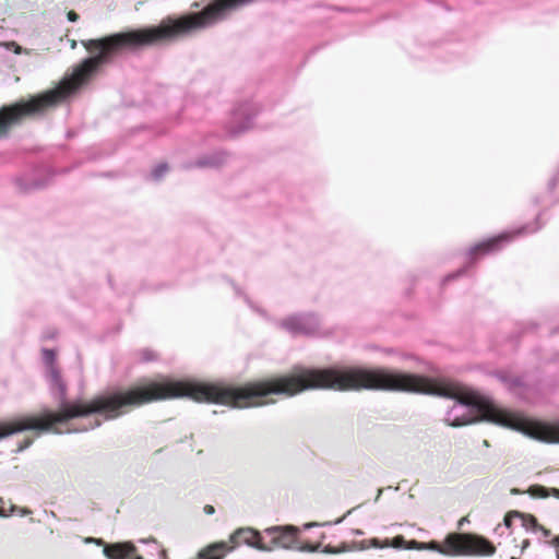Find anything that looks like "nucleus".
Instances as JSON below:
<instances>
[{
	"label": "nucleus",
	"instance_id": "a19ab883",
	"mask_svg": "<svg viewBox=\"0 0 559 559\" xmlns=\"http://www.w3.org/2000/svg\"><path fill=\"white\" fill-rule=\"evenodd\" d=\"M76 46H78V41H76V40H74V39L70 40V47H71V49H75V48H76Z\"/></svg>",
	"mask_w": 559,
	"mask_h": 559
},
{
	"label": "nucleus",
	"instance_id": "09e8293b",
	"mask_svg": "<svg viewBox=\"0 0 559 559\" xmlns=\"http://www.w3.org/2000/svg\"><path fill=\"white\" fill-rule=\"evenodd\" d=\"M29 513H31V511H28V510L23 512V514H29Z\"/></svg>",
	"mask_w": 559,
	"mask_h": 559
},
{
	"label": "nucleus",
	"instance_id": "bb28decb",
	"mask_svg": "<svg viewBox=\"0 0 559 559\" xmlns=\"http://www.w3.org/2000/svg\"><path fill=\"white\" fill-rule=\"evenodd\" d=\"M559 180V173H557L556 175H554V177L549 180L548 182V191L549 192H552L557 182Z\"/></svg>",
	"mask_w": 559,
	"mask_h": 559
},
{
	"label": "nucleus",
	"instance_id": "a211bd4d",
	"mask_svg": "<svg viewBox=\"0 0 559 559\" xmlns=\"http://www.w3.org/2000/svg\"><path fill=\"white\" fill-rule=\"evenodd\" d=\"M141 362H152L157 360L158 355L151 348H142L136 352Z\"/></svg>",
	"mask_w": 559,
	"mask_h": 559
},
{
	"label": "nucleus",
	"instance_id": "473e14b6",
	"mask_svg": "<svg viewBox=\"0 0 559 559\" xmlns=\"http://www.w3.org/2000/svg\"><path fill=\"white\" fill-rule=\"evenodd\" d=\"M537 532H542L543 536L544 537H549L551 535L550 531L545 528L544 526L540 525V528L537 530Z\"/></svg>",
	"mask_w": 559,
	"mask_h": 559
},
{
	"label": "nucleus",
	"instance_id": "ea45409f",
	"mask_svg": "<svg viewBox=\"0 0 559 559\" xmlns=\"http://www.w3.org/2000/svg\"><path fill=\"white\" fill-rule=\"evenodd\" d=\"M347 516H348V513H345L343 518L337 519V520H336V521H334L332 524H335V525L341 524V523L343 522L344 518H347Z\"/></svg>",
	"mask_w": 559,
	"mask_h": 559
},
{
	"label": "nucleus",
	"instance_id": "c03bdc74",
	"mask_svg": "<svg viewBox=\"0 0 559 559\" xmlns=\"http://www.w3.org/2000/svg\"><path fill=\"white\" fill-rule=\"evenodd\" d=\"M552 490H554V492H555V496H556L557 498H559V489H552Z\"/></svg>",
	"mask_w": 559,
	"mask_h": 559
},
{
	"label": "nucleus",
	"instance_id": "20e7f679",
	"mask_svg": "<svg viewBox=\"0 0 559 559\" xmlns=\"http://www.w3.org/2000/svg\"><path fill=\"white\" fill-rule=\"evenodd\" d=\"M540 213L536 216L535 221L531 224L522 225L518 228H514L512 230H504L500 234L489 237L487 239H484L472 247H469L465 253L468 263L466 266H463L459 271L454 273L448 274L443 281H452L456 277L464 274L467 270V267L472 264H474L480 257L489 254L491 252H496L500 250L506 243L510 242L514 237L525 235V234H533L542 229L543 224L540 223Z\"/></svg>",
	"mask_w": 559,
	"mask_h": 559
},
{
	"label": "nucleus",
	"instance_id": "c85d7f7f",
	"mask_svg": "<svg viewBox=\"0 0 559 559\" xmlns=\"http://www.w3.org/2000/svg\"><path fill=\"white\" fill-rule=\"evenodd\" d=\"M322 552H323V554H328V555H335V554L341 552V550H337L335 547H333V546H331V545H326V546H324V548L322 549Z\"/></svg>",
	"mask_w": 559,
	"mask_h": 559
},
{
	"label": "nucleus",
	"instance_id": "9d476101",
	"mask_svg": "<svg viewBox=\"0 0 559 559\" xmlns=\"http://www.w3.org/2000/svg\"><path fill=\"white\" fill-rule=\"evenodd\" d=\"M136 547L132 542H119L105 545L103 554L108 559H144L140 555H134Z\"/></svg>",
	"mask_w": 559,
	"mask_h": 559
},
{
	"label": "nucleus",
	"instance_id": "c9c22d12",
	"mask_svg": "<svg viewBox=\"0 0 559 559\" xmlns=\"http://www.w3.org/2000/svg\"><path fill=\"white\" fill-rule=\"evenodd\" d=\"M530 544H531L530 539H524L522 542L521 552H523L526 548H528Z\"/></svg>",
	"mask_w": 559,
	"mask_h": 559
},
{
	"label": "nucleus",
	"instance_id": "b1692460",
	"mask_svg": "<svg viewBox=\"0 0 559 559\" xmlns=\"http://www.w3.org/2000/svg\"><path fill=\"white\" fill-rule=\"evenodd\" d=\"M493 377L498 379L506 388L508 385V382L511 380L512 377H509L504 372H495Z\"/></svg>",
	"mask_w": 559,
	"mask_h": 559
},
{
	"label": "nucleus",
	"instance_id": "ddd939ff",
	"mask_svg": "<svg viewBox=\"0 0 559 559\" xmlns=\"http://www.w3.org/2000/svg\"><path fill=\"white\" fill-rule=\"evenodd\" d=\"M234 547H229L226 543H217L209 546L198 554L197 559H223L226 552H229Z\"/></svg>",
	"mask_w": 559,
	"mask_h": 559
},
{
	"label": "nucleus",
	"instance_id": "f8f14e48",
	"mask_svg": "<svg viewBox=\"0 0 559 559\" xmlns=\"http://www.w3.org/2000/svg\"><path fill=\"white\" fill-rule=\"evenodd\" d=\"M524 435L544 443H559V431L548 427H530Z\"/></svg>",
	"mask_w": 559,
	"mask_h": 559
},
{
	"label": "nucleus",
	"instance_id": "6e6552de",
	"mask_svg": "<svg viewBox=\"0 0 559 559\" xmlns=\"http://www.w3.org/2000/svg\"><path fill=\"white\" fill-rule=\"evenodd\" d=\"M260 112V107L254 103H243L234 108L228 132L238 135L252 128L254 119Z\"/></svg>",
	"mask_w": 559,
	"mask_h": 559
},
{
	"label": "nucleus",
	"instance_id": "9b49d317",
	"mask_svg": "<svg viewBox=\"0 0 559 559\" xmlns=\"http://www.w3.org/2000/svg\"><path fill=\"white\" fill-rule=\"evenodd\" d=\"M227 152L224 150L214 151L207 155H203L193 163L187 165L188 168H218L226 163Z\"/></svg>",
	"mask_w": 559,
	"mask_h": 559
},
{
	"label": "nucleus",
	"instance_id": "7ed1b4c3",
	"mask_svg": "<svg viewBox=\"0 0 559 559\" xmlns=\"http://www.w3.org/2000/svg\"><path fill=\"white\" fill-rule=\"evenodd\" d=\"M382 390L435 395L454 401L445 414L451 427H462L478 421L492 423L519 430L512 420L490 401L472 395L463 397L452 386L439 385L426 376L362 367L330 366L324 368L295 365L287 373L259 380V401L269 395L293 397L312 390ZM266 404L274 403L273 400Z\"/></svg>",
	"mask_w": 559,
	"mask_h": 559
},
{
	"label": "nucleus",
	"instance_id": "49530a36",
	"mask_svg": "<svg viewBox=\"0 0 559 559\" xmlns=\"http://www.w3.org/2000/svg\"><path fill=\"white\" fill-rule=\"evenodd\" d=\"M539 203V199L538 198H535L534 199V204H538Z\"/></svg>",
	"mask_w": 559,
	"mask_h": 559
},
{
	"label": "nucleus",
	"instance_id": "58836bf2",
	"mask_svg": "<svg viewBox=\"0 0 559 559\" xmlns=\"http://www.w3.org/2000/svg\"><path fill=\"white\" fill-rule=\"evenodd\" d=\"M347 516H348V513H345L343 518L337 519V520H336V521H334L332 524H335V525L341 524V523L343 522L344 518H347Z\"/></svg>",
	"mask_w": 559,
	"mask_h": 559
},
{
	"label": "nucleus",
	"instance_id": "4be33fe9",
	"mask_svg": "<svg viewBox=\"0 0 559 559\" xmlns=\"http://www.w3.org/2000/svg\"><path fill=\"white\" fill-rule=\"evenodd\" d=\"M425 546H426V550L435 551V552H438L441 555L442 545H440L438 542L430 540V542L425 543Z\"/></svg>",
	"mask_w": 559,
	"mask_h": 559
},
{
	"label": "nucleus",
	"instance_id": "f704fd0d",
	"mask_svg": "<svg viewBox=\"0 0 559 559\" xmlns=\"http://www.w3.org/2000/svg\"><path fill=\"white\" fill-rule=\"evenodd\" d=\"M243 298H245V301L247 302V305H248L249 307H251L252 309L257 310V311H258V312H260V313H263V311H262V310H260V309H258V308H254V307H253V305H252V302H251V300L249 299V297H248V296H246V295H245V296H243Z\"/></svg>",
	"mask_w": 559,
	"mask_h": 559
},
{
	"label": "nucleus",
	"instance_id": "7c9ffc66",
	"mask_svg": "<svg viewBox=\"0 0 559 559\" xmlns=\"http://www.w3.org/2000/svg\"><path fill=\"white\" fill-rule=\"evenodd\" d=\"M67 17H68L69 22L74 23V22H76L80 19V15L76 12H74V11H69L67 13Z\"/></svg>",
	"mask_w": 559,
	"mask_h": 559
},
{
	"label": "nucleus",
	"instance_id": "dca6fc26",
	"mask_svg": "<svg viewBox=\"0 0 559 559\" xmlns=\"http://www.w3.org/2000/svg\"><path fill=\"white\" fill-rule=\"evenodd\" d=\"M514 515L521 521V526H523L526 531L536 533L537 530L540 528V525L534 515L523 514L518 511H514Z\"/></svg>",
	"mask_w": 559,
	"mask_h": 559
},
{
	"label": "nucleus",
	"instance_id": "a878e982",
	"mask_svg": "<svg viewBox=\"0 0 559 559\" xmlns=\"http://www.w3.org/2000/svg\"><path fill=\"white\" fill-rule=\"evenodd\" d=\"M33 443L32 438H25L22 443L19 444L17 449L15 450L16 453H20L27 449Z\"/></svg>",
	"mask_w": 559,
	"mask_h": 559
},
{
	"label": "nucleus",
	"instance_id": "79ce46f5",
	"mask_svg": "<svg viewBox=\"0 0 559 559\" xmlns=\"http://www.w3.org/2000/svg\"><path fill=\"white\" fill-rule=\"evenodd\" d=\"M353 534L356 536H361V535H364V532L361 530H354Z\"/></svg>",
	"mask_w": 559,
	"mask_h": 559
},
{
	"label": "nucleus",
	"instance_id": "f3484780",
	"mask_svg": "<svg viewBox=\"0 0 559 559\" xmlns=\"http://www.w3.org/2000/svg\"><path fill=\"white\" fill-rule=\"evenodd\" d=\"M43 361L46 365L47 370H50L51 367H58L56 365V353L50 348H43Z\"/></svg>",
	"mask_w": 559,
	"mask_h": 559
},
{
	"label": "nucleus",
	"instance_id": "1a4fd4ad",
	"mask_svg": "<svg viewBox=\"0 0 559 559\" xmlns=\"http://www.w3.org/2000/svg\"><path fill=\"white\" fill-rule=\"evenodd\" d=\"M238 538L242 539V543L251 547L255 550L262 551V552H271L273 551V547H270L269 545H265L262 542V534L260 531L253 528V527H240L237 528L231 535H230V542L235 543Z\"/></svg>",
	"mask_w": 559,
	"mask_h": 559
},
{
	"label": "nucleus",
	"instance_id": "423d86ee",
	"mask_svg": "<svg viewBox=\"0 0 559 559\" xmlns=\"http://www.w3.org/2000/svg\"><path fill=\"white\" fill-rule=\"evenodd\" d=\"M278 326L293 336L313 335L319 331L320 321L314 313H297L281 320Z\"/></svg>",
	"mask_w": 559,
	"mask_h": 559
},
{
	"label": "nucleus",
	"instance_id": "393cba45",
	"mask_svg": "<svg viewBox=\"0 0 559 559\" xmlns=\"http://www.w3.org/2000/svg\"><path fill=\"white\" fill-rule=\"evenodd\" d=\"M332 523L331 522H325V523H318V522H308V523H305L302 525V528L301 530H311L313 527H318V526H326V525H331Z\"/></svg>",
	"mask_w": 559,
	"mask_h": 559
},
{
	"label": "nucleus",
	"instance_id": "72a5a7b5",
	"mask_svg": "<svg viewBox=\"0 0 559 559\" xmlns=\"http://www.w3.org/2000/svg\"><path fill=\"white\" fill-rule=\"evenodd\" d=\"M139 543H141V544H150V543L156 544L157 540L155 538H153V537H150V538H141V539H139Z\"/></svg>",
	"mask_w": 559,
	"mask_h": 559
},
{
	"label": "nucleus",
	"instance_id": "412c9836",
	"mask_svg": "<svg viewBox=\"0 0 559 559\" xmlns=\"http://www.w3.org/2000/svg\"><path fill=\"white\" fill-rule=\"evenodd\" d=\"M321 544H304L297 545L296 551L299 552H317L320 549Z\"/></svg>",
	"mask_w": 559,
	"mask_h": 559
},
{
	"label": "nucleus",
	"instance_id": "de8ad7c7",
	"mask_svg": "<svg viewBox=\"0 0 559 559\" xmlns=\"http://www.w3.org/2000/svg\"><path fill=\"white\" fill-rule=\"evenodd\" d=\"M501 527V524H499L496 528H495V532L497 533Z\"/></svg>",
	"mask_w": 559,
	"mask_h": 559
},
{
	"label": "nucleus",
	"instance_id": "a18cd8bd",
	"mask_svg": "<svg viewBox=\"0 0 559 559\" xmlns=\"http://www.w3.org/2000/svg\"><path fill=\"white\" fill-rule=\"evenodd\" d=\"M236 294L241 295V292L238 287H235Z\"/></svg>",
	"mask_w": 559,
	"mask_h": 559
},
{
	"label": "nucleus",
	"instance_id": "e433bc0d",
	"mask_svg": "<svg viewBox=\"0 0 559 559\" xmlns=\"http://www.w3.org/2000/svg\"><path fill=\"white\" fill-rule=\"evenodd\" d=\"M204 511H205L206 514H213L215 509H214V507L207 504V506L204 507Z\"/></svg>",
	"mask_w": 559,
	"mask_h": 559
},
{
	"label": "nucleus",
	"instance_id": "4468645a",
	"mask_svg": "<svg viewBox=\"0 0 559 559\" xmlns=\"http://www.w3.org/2000/svg\"><path fill=\"white\" fill-rule=\"evenodd\" d=\"M15 186L22 193H28L34 190H39L45 187V182L41 180H26L25 178H16Z\"/></svg>",
	"mask_w": 559,
	"mask_h": 559
},
{
	"label": "nucleus",
	"instance_id": "37998d69",
	"mask_svg": "<svg viewBox=\"0 0 559 559\" xmlns=\"http://www.w3.org/2000/svg\"><path fill=\"white\" fill-rule=\"evenodd\" d=\"M465 522H467L466 518L461 519L459 522V527L463 526V524H465Z\"/></svg>",
	"mask_w": 559,
	"mask_h": 559
},
{
	"label": "nucleus",
	"instance_id": "2eb2a0df",
	"mask_svg": "<svg viewBox=\"0 0 559 559\" xmlns=\"http://www.w3.org/2000/svg\"><path fill=\"white\" fill-rule=\"evenodd\" d=\"M511 394L516 397H523L526 392V384L521 377H513L508 382L506 388Z\"/></svg>",
	"mask_w": 559,
	"mask_h": 559
},
{
	"label": "nucleus",
	"instance_id": "2f4dec72",
	"mask_svg": "<svg viewBox=\"0 0 559 559\" xmlns=\"http://www.w3.org/2000/svg\"><path fill=\"white\" fill-rule=\"evenodd\" d=\"M532 490H537L538 491V493H537L538 496L545 497V493H544L546 491L545 487H543V486H534V487H532Z\"/></svg>",
	"mask_w": 559,
	"mask_h": 559
},
{
	"label": "nucleus",
	"instance_id": "cd10ccee",
	"mask_svg": "<svg viewBox=\"0 0 559 559\" xmlns=\"http://www.w3.org/2000/svg\"><path fill=\"white\" fill-rule=\"evenodd\" d=\"M515 518L514 515V511L511 512V513H508L504 519H503V525L507 527V528H510L511 525H512V519Z\"/></svg>",
	"mask_w": 559,
	"mask_h": 559
},
{
	"label": "nucleus",
	"instance_id": "5701e85b",
	"mask_svg": "<svg viewBox=\"0 0 559 559\" xmlns=\"http://www.w3.org/2000/svg\"><path fill=\"white\" fill-rule=\"evenodd\" d=\"M405 549L426 550L425 542L411 540L408 546H403Z\"/></svg>",
	"mask_w": 559,
	"mask_h": 559
},
{
	"label": "nucleus",
	"instance_id": "c756f323",
	"mask_svg": "<svg viewBox=\"0 0 559 559\" xmlns=\"http://www.w3.org/2000/svg\"><path fill=\"white\" fill-rule=\"evenodd\" d=\"M548 544L556 548L557 559H559V536L554 537Z\"/></svg>",
	"mask_w": 559,
	"mask_h": 559
},
{
	"label": "nucleus",
	"instance_id": "39448f33",
	"mask_svg": "<svg viewBox=\"0 0 559 559\" xmlns=\"http://www.w3.org/2000/svg\"><path fill=\"white\" fill-rule=\"evenodd\" d=\"M495 545L483 535L473 533H449L442 544L441 555L448 557L493 556Z\"/></svg>",
	"mask_w": 559,
	"mask_h": 559
},
{
	"label": "nucleus",
	"instance_id": "0eeeda50",
	"mask_svg": "<svg viewBox=\"0 0 559 559\" xmlns=\"http://www.w3.org/2000/svg\"><path fill=\"white\" fill-rule=\"evenodd\" d=\"M266 535L272 536L270 547L282 548L285 550H296L299 545V535L301 528L292 524L269 526L263 531Z\"/></svg>",
	"mask_w": 559,
	"mask_h": 559
},
{
	"label": "nucleus",
	"instance_id": "4c0bfd02",
	"mask_svg": "<svg viewBox=\"0 0 559 559\" xmlns=\"http://www.w3.org/2000/svg\"><path fill=\"white\" fill-rule=\"evenodd\" d=\"M397 542H404V538L402 536H397L394 538L393 547L401 548L402 546L397 545Z\"/></svg>",
	"mask_w": 559,
	"mask_h": 559
},
{
	"label": "nucleus",
	"instance_id": "aec40b11",
	"mask_svg": "<svg viewBox=\"0 0 559 559\" xmlns=\"http://www.w3.org/2000/svg\"><path fill=\"white\" fill-rule=\"evenodd\" d=\"M367 542H361V545H360V549L364 550V549H367L368 547H371V548H384V547H390L391 545L386 542L384 545L381 543L380 539L378 538H371L368 540V545H366Z\"/></svg>",
	"mask_w": 559,
	"mask_h": 559
},
{
	"label": "nucleus",
	"instance_id": "f03ea898",
	"mask_svg": "<svg viewBox=\"0 0 559 559\" xmlns=\"http://www.w3.org/2000/svg\"><path fill=\"white\" fill-rule=\"evenodd\" d=\"M253 0H209L204 5L194 1L193 9L182 14L164 17L158 24L127 28L95 39L81 40V45L91 53L76 64L72 72L52 88L28 99H20L0 107V139L9 134L11 127L21 123L26 117L40 115L75 95L103 66L123 51L138 52L146 47L163 46L191 36L212 27L225 20L229 12Z\"/></svg>",
	"mask_w": 559,
	"mask_h": 559
},
{
	"label": "nucleus",
	"instance_id": "f257e3e1",
	"mask_svg": "<svg viewBox=\"0 0 559 559\" xmlns=\"http://www.w3.org/2000/svg\"><path fill=\"white\" fill-rule=\"evenodd\" d=\"M46 379L51 395L58 401V412L45 409L40 416H26L12 423H0V440L28 430L49 432L55 424L72 418H85L87 424L70 432H85L102 425L98 418H91V415H104L107 420L116 419L131 408L158 400L187 397L197 402L228 405L231 408H249L267 403L259 401V380L235 385L160 377L157 380H144L128 388L107 390L85 403L67 400V384L58 367L47 370Z\"/></svg>",
	"mask_w": 559,
	"mask_h": 559
},
{
	"label": "nucleus",
	"instance_id": "6ab92c4d",
	"mask_svg": "<svg viewBox=\"0 0 559 559\" xmlns=\"http://www.w3.org/2000/svg\"><path fill=\"white\" fill-rule=\"evenodd\" d=\"M167 171H168V164L163 162V163L157 164L152 169L151 176L154 180L158 181L166 175Z\"/></svg>",
	"mask_w": 559,
	"mask_h": 559
}]
</instances>
